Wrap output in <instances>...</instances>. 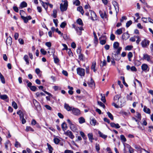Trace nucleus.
Listing matches in <instances>:
<instances>
[{"label":"nucleus","mask_w":153,"mask_h":153,"mask_svg":"<svg viewBox=\"0 0 153 153\" xmlns=\"http://www.w3.org/2000/svg\"><path fill=\"white\" fill-rule=\"evenodd\" d=\"M143 58V59L146 60L148 62L151 61V56L147 54H144Z\"/></svg>","instance_id":"obj_14"},{"label":"nucleus","mask_w":153,"mask_h":153,"mask_svg":"<svg viewBox=\"0 0 153 153\" xmlns=\"http://www.w3.org/2000/svg\"><path fill=\"white\" fill-rule=\"evenodd\" d=\"M27 5V3L25 1H23L21 3L20 7L21 8H22L26 7Z\"/></svg>","instance_id":"obj_31"},{"label":"nucleus","mask_w":153,"mask_h":153,"mask_svg":"<svg viewBox=\"0 0 153 153\" xmlns=\"http://www.w3.org/2000/svg\"><path fill=\"white\" fill-rule=\"evenodd\" d=\"M30 88L31 90L34 91H35L37 89L36 87L34 86H32L30 87Z\"/></svg>","instance_id":"obj_54"},{"label":"nucleus","mask_w":153,"mask_h":153,"mask_svg":"<svg viewBox=\"0 0 153 153\" xmlns=\"http://www.w3.org/2000/svg\"><path fill=\"white\" fill-rule=\"evenodd\" d=\"M113 47L114 50L117 49V51H114L112 53V57L116 60H119L120 58L118 56V55L120 54L122 48L119 47V44L117 42H115L114 43Z\"/></svg>","instance_id":"obj_2"},{"label":"nucleus","mask_w":153,"mask_h":153,"mask_svg":"<svg viewBox=\"0 0 153 153\" xmlns=\"http://www.w3.org/2000/svg\"><path fill=\"white\" fill-rule=\"evenodd\" d=\"M36 95L37 97H39L41 96H45V94L43 92H37L36 93Z\"/></svg>","instance_id":"obj_37"},{"label":"nucleus","mask_w":153,"mask_h":153,"mask_svg":"<svg viewBox=\"0 0 153 153\" xmlns=\"http://www.w3.org/2000/svg\"><path fill=\"white\" fill-rule=\"evenodd\" d=\"M121 78L123 80V82L124 85H125L126 86H128V85L125 82V78L124 77L121 76Z\"/></svg>","instance_id":"obj_57"},{"label":"nucleus","mask_w":153,"mask_h":153,"mask_svg":"<svg viewBox=\"0 0 153 153\" xmlns=\"http://www.w3.org/2000/svg\"><path fill=\"white\" fill-rule=\"evenodd\" d=\"M68 6V1L66 0L65 1L63 4L61 3L60 4V8L62 12L66 10L67 9Z\"/></svg>","instance_id":"obj_4"},{"label":"nucleus","mask_w":153,"mask_h":153,"mask_svg":"<svg viewBox=\"0 0 153 153\" xmlns=\"http://www.w3.org/2000/svg\"><path fill=\"white\" fill-rule=\"evenodd\" d=\"M129 37V34L126 33H125L122 35V39L125 40L128 39Z\"/></svg>","instance_id":"obj_19"},{"label":"nucleus","mask_w":153,"mask_h":153,"mask_svg":"<svg viewBox=\"0 0 153 153\" xmlns=\"http://www.w3.org/2000/svg\"><path fill=\"white\" fill-rule=\"evenodd\" d=\"M132 119L133 120H135L136 122H137V124L138 125V126L137 127H138V128H139V129H140L141 130H143L144 129V128H143L141 126H140V124L139 123V120H137V119H136L134 117H132Z\"/></svg>","instance_id":"obj_20"},{"label":"nucleus","mask_w":153,"mask_h":153,"mask_svg":"<svg viewBox=\"0 0 153 153\" xmlns=\"http://www.w3.org/2000/svg\"><path fill=\"white\" fill-rule=\"evenodd\" d=\"M23 59L26 62V64L27 65H28L29 64L28 57L27 55H25L23 57Z\"/></svg>","instance_id":"obj_24"},{"label":"nucleus","mask_w":153,"mask_h":153,"mask_svg":"<svg viewBox=\"0 0 153 153\" xmlns=\"http://www.w3.org/2000/svg\"><path fill=\"white\" fill-rule=\"evenodd\" d=\"M149 41L147 39H144L142 40L141 43L142 47L143 48L147 47L149 45Z\"/></svg>","instance_id":"obj_7"},{"label":"nucleus","mask_w":153,"mask_h":153,"mask_svg":"<svg viewBox=\"0 0 153 153\" xmlns=\"http://www.w3.org/2000/svg\"><path fill=\"white\" fill-rule=\"evenodd\" d=\"M88 136L89 140L91 143L93 142V140H94V138L93 137V134L92 133H90L88 134Z\"/></svg>","instance_id":"obj_18"},{"label":"nucleus","mask_w":153,"mask_h":153,"mask_svg":"<svg viewBox=\"0 0 153 153\" xmlns=\"http://www.w3.org/2000/svg\"><path fill=\"white\" fill-rule=\"evenodd\" d=\"M76 22L80 25H83L82 22L80 19H78L76 21Z\"/></svg>","instance_id":"obj_45"},{"label":"nucleus","mask_w":153,"mask_h":153,"mask_svg":"<svg viewBox=\"0 0 153 153\" xmlns=\"http://www.w3.org/2000/svg\"><path fill=\"white\" fill-rule=\"evenodd\" d=\"M91 19L93 20H96L97 19V16L95 13L93 11H91Z\"/></svg>","instance_id":"obj_11"},{"label":"nucleus","mask_w":153,"mask_h":153,"mask_svg":"<svg viewBox=\"0 0 153 153\" xmlns=\"http://www.w3.org/2000/svg\"><path fill=\"white\" fill-rule=\"evenodd\" d=\"M99 13L100 16L102 19H104L106 18L107 16L106 13L105 11L102 12L101 11H99Z\"/></svg>","instance_id":"obj_13"},{"label":"nucleus","mask_w":153,"mask_h":153,"mask_svg":"<svg viewBox=\"0 0 153 153\" xmlns=\"http://www.w3.org/2000/svg\"><path fill=\"white\" fill-rule=\"evenodd\" d=\"M110 125L111 127L115 128H119L120 127L118 124H115L114 123H110Z\"/></svg>","instance_id":"obj_16"},{"label":"nucleus","mask_w":153,"mask_h":153,"mask_svg":"<svg viewBox=\"0 0 153 153\" xmlns=\"http://www.w3.org/2000/svg\"><path fill=\"white\" fill-rule=\"evenodd\" d=\"M77 74L81 76H84L85 75V70L81 68H78L76 69Z\"/></svg>","instance_id":"obj_5"},{"label":"nucleus","mask_w":153,"mask_h":153,"mask_svg":"<svg viewBox=\"0 0 153 153\" xmlns=\"http://www.w3.org/2000/svg\"><path fill=\"white\" fill-rule=\"evenodd\" d=\"M133 47L131 46L128 45L126 46L125 48V50H126L130 51L131 49Z\"/></svg>","instance_id":"obj_50"},{"label":"nucleus","mask_w":153,"mask_h":153,"mask_svg":"<svg viewBox=\"0 0 153 153\" xmlns=\"http://www.w3.org/2000/svg\"><path fill=\"white\" fill-rule=\"evenodd\" d=\"M33 102L36 108L40 107L39 103L36 100L34 99Z\"/></svg>","instance_id":"obj_21"},{"label":"nucleus","mask_w":153,"mask_h":153,"mask_svg":"<svg viewBox=\"0 0 153 153\" xmlns=\"http://www.w3.org/2000/svg\"><path fill=\"white\" fill-rule=\"evenodd\" d=\"M77 10L79 11L83 15L84 13V11L82 6H80L78 7L77 8Z\"/></svg>","instance_id":"obj_26"},{"label":"nucleus","mask_w":153,"mask_h":153,"mask_svg":"<svg viewBox=\"0 0 153 153\" xmlns=\"http://www.w3.org/2000/svg\"><path fill=\"white\" fill-rule=\"evenodd\" d=\"M114 102L112 105L116 108H121L126 102L125 98L121 97L120 95H115L114 97Z\"/></svg>","instance_id":"obj_1"},{"label":"nucleus","mask_w":153,"mask_h":153,"mask_svg":"<svg viewBox=\"0 0 153 153\" xmlns=\"http://www.w3.org/2000/svg\"><path fill=\"white\" fill-rule=\"evenodd\" d=\"M115 38V36L113 34H111L110 36V39L113 41Z\"/></svg>","instance_id":"obj_62"},{"label":"nucleus","mask_w":153,"mask_h":153,"mask_svg":"<svg viewBox=\"0 0 153 153\" xmlns=\"http://www.w3.org/2000/svg\"><path fill=\"white\" fill-rule=\"evenodd\" d=\"M98 133L99 135L103 139H105L107 137V136L106 135L103 134L100 131H98Z\"/></svg>","instance_id":"obj_23"},{"label":"nucleus","mask_w":153,"mask_h":153,"mask_svg":"<svg viewBox=\"0 0 153 153\" xmlns=\"http://www.w3.org/2000/svg\"><path fill=\"white\" fill-rule=\"evenodd\" d=\"M97 123L96 120L94 118H92L90 122L91 124L94 126L96 125Z\"/></svg>","instance_id":"obj_25"},{"label":"nucleus","mask_w":153,"mask_h":153,"mask_svg":"<svg viewBox=\"0 0 153 153\" xmlns=\"http://www.w3.org/2000/svg\"><path fill=\"white\" fill-rule=\"evenodd\" d=\"M21 18L24 20L25 23H27L28 22V20L31 19L32 18L30 16H28L27 17H25L23 16H22Z\"/></svg>","instance_id":"obj_12"},{"label":"nucleus","mask_w":153,"mask_h":153,"mask_svg":"<svg viewBox=\"0 0 153 153\" xmlns=\"http://www.w3.org/2000/svg\"><path fill=\"white\" fill-rule=\"evenodd\" d=\"M107 113L109 117L110 118L111 120H113L114 119L112 115L109 112H108Z\"/></svg>","instance_id":"obj_46"},{"label":"nucleus","mask_w":153,"mask_h":153,"mask_svg":"<svg viewBox=\"0 0 153 153\" xmlns=\"http://www.w3.org/2000/svg\"><path fill=\"white\" fill-rule=\"evenodd\" d=\"M106 62L105 60H104L102 62L101 61L100 64V66L101 67H103L106 65Z\"/></svg>","instance_id":"obj_39"},{"label":"nucleus","mask_w":153,"mask_h":153,"mask_svg":"<svg viewBox=\"0 0 153 153\" xmlns=\"http://www.w3.org/2000/svg\"><path fill=\"white\" fill-rule=\"evenodd\" d=\"M128 149L129 153H133V150L131 148V147L129 145L128 146Z\"/></svg>","instance_id":"obj_59"},{"label":"nucleus","mask_w":153,"mask_h":153,"mask_svg":"<svg viewBox=\"0 0 153 153\" xmlns=\"http://www.w3.org/2000/svg\"><path fill=\"white\" fill-rule=\"evenodd\" d=\"M112 4L115 8L116 15H117L119 11V7L118 3L116 1H114L112 2Z\"/></svg>","instance_id":"obj_8"},{"label":"nucleus","mask_w":153,"mask_h":153,"mask_svg":"<svg viewBox=\"0 0 153 153\" xmlns=\"http://www.w3.org/2000/svg\"><path fill=\"white\" fill-rule=\"evenodd\" d=\"M63 131H65L67 129L66 124L65 123H63L61 125Z\"/></svg>","instance_id":"obj_27"},{"label":"nucleus","mask_w":153,"mask_h":153,"mask_svg":"<svg viewBox=\"0 0 153 153\" xmlns=\"http://www.w3.org/2000/svg\"><path fill=\"white\" fill-rule=\"evenodd\" d=\"M106 39H101L100 40V43L102 45H104L106 42Z\"/></svg>","instance_id":"obj_51"},{"label":"nucleus","mask_w":153,"mask_h":153,"mask_svg":"<svg viewBox=\"0 0 153 153\" xmlns=\"http://www.w3.org/2000/svg\"><path fill=\"white\" fill-rule=\"evenodd\" d=\"M141 68L142 70L145 72L148 71L149 70V68L147 65L146 64H143L141 66Z\"/></svg>","instance_id":"obj_9"},{"label":"nucleus","mask_w":153,"mask_h":153,"mask_svg":"<svg viewBox=\"0 0 153 153\" xmlns=\"http://www.w3.org/2000/svg\"><path fill=\"white\" fill-rule=\"evenodd\" d=\"M20 119L22 121V124H24L26 123V121L25 120L24 118V116H22V117H20Z\"/></svg>","instance_id":"obj_53"},{"label":"nucleus","mask_w":153,"mask_h":153,"mask_svg":"<svg viewBox=\"0 0 153 153\" xmlns=\"http://www.w3.org/2000/svg\"><path fill=\"white\" fill-rule=\"evenodd\" d=\"M79 59L81 60H82L83 59V55L82 54H79Z\"/></svg>","instance_id":"obj_63"},{"label":"nucleus","mask_w":153,"mask_h":153,"mask_svg":"<svg viewBox=\"0 0 153 153\" xmlns=\"http://www.w3.org/2000/svg\"><path fill=\"white\" fill-rule=\"evenodd\" d=\"M57 13V11L56 10V9H54L53 10V13L52 15L55 18H56V17Z\"/></svg>","instance_id":"obj_35"},{"label":"nucleus","mask_w":153,"mask_h":153,"mask_svg":"<svg viewBox=\"0 0 153 153\" xmlns=\"http://www.w3.org/2000/svg\"><path fill=\"white\" fill-rule=\"evenodd\" d=\"M6 43L7 45H10L12 43V39L10 37H8L6 41Z\"/></svg>","instance_id":"obj_17"},{"label":"nucleus","mask_w":153,"mask_h":153,"mask_svg":"<svg viewBox=\"0 0 153 153\" xmlns=\"http://www.w3.org/2000/svg\"><path fill=\"white\" fill-rule=\"evenodd\" d=\"M131 70L132 71H136L137 69L135 66H133L131 68Z\"/></svg>","instance_id":"obj_61"},{"label":"nucleus","mask_w":153,"mask_h":153,"mask_svg":"<svg viewBox=\"0 0 153 153\" xmlns=\"http://www.w3.org/2000/svg\"><path fill=\"white\" fill-rule=\"evenodd\" d=\"M64 134L68 136L71 139H73L74 137L72 132L69 130H68L66 131L64 133Z\"/></svg>","instance_id":"obj_10"},{"label":"nucleus","mask_w":153,"mask_h":153,"mask_svg":"<svg viewBox=\"0 0 153 153\" xmlns=\"http://www.w3.org/2000/svg\"><path fill=\"white\" fill-rule=\"evenodd\" d=\"M120 139L121 141L123 142H125L126 141V139L124 135H121L120 136Z\"/></svg>","instance_id":"obj_40"},{"label":"nucleus","mask_w":153,"mask_h":153,"mask_svg":"<svg viewBox=\"0 0 153 153\" xmlns=\"http://www.w3.org/2000/svg\"><path fill=\"white\" fill-rule=\"evenodd\" d=\"M101 100L103 102H106V100L105 99V97L104 96V95H103L102 94H101Z\"/></svg>","instance_id":"obj_47"},{"label":"nucleus","mask_w":153,"mask_h":153,"mask_svg":"<svg viewBox=\"0 0 153 153\" xmlns=\"http://www.w3.org/2000/svg\"><path fill=\"white\" fill-rule=\"evenodd\" d=\"M15 146L17 148L21 147L20 143L16 140L15 143L14 144Z\"/></svg>","instance_id":"obj_32"},{"label":"nucleus","mask_w":153,"mask_h":153,"mask_svg":"<svg viewBox=\"0 0 153 153\" xmlns=\"http://www.w3.org/2000/svg\"><path fill=\"white\" fill-rule=\"evenodd\" d=\"M96 149L97 152H99L100 150V147L99 145L96 143Z\"/></svg>","instance_id":"obj_60"},{"label":"nucleus","mask_w":153,"mask_h":153,"mask_svg":"<svg viewBox=\"0 0 153 153\" xmlns=\"http://www.w3.org/2000/svg\"><path fill=\"white\" fill-rule=\"evenodd\" d=\"M73 107L70 106L68 104L65 103L64 104V108L68 111H72Z\"/></svg>","instance_id":"obj_15"},{"label":"nucleus","mask_w":153,"mask_h":153,"mask_svg":"<svg viewBox=\"0 0 153 153\" xmlns=\"http://www.w3.org/2000/svg\"><path fill=\"white\" fill-rule=\"evenodd\" d=\"M12 105L15 109H16L18 108L17 104L14 101H13L12 102Z\"/></svg>","instance_id":"obj_43"},{"label":"nucleus","mask_w":153,"mask_h":153,"mask_svg":"<svg viewBox=\"0 0 153 153\" xmlns=\"http://www.w3.org/2000/svg\"><path fill=\"white\" fill-rule=\"evenodd\" d=\"M73 3L76 6H78L80 4V2L79 0H75L74 2Z\"/></svg>","instance_id":"obj_48"},{"label":"nucleus","mask_w":153,"mask_h":153,"mask_svg":"<svg viewBox=\"0 0 153 153\" xmlns=\"http://www.w3.org/2000/svg\"><path fill=\"white\" fill-rule=\"evenodd\" d=\"M144 111L147 114H150V110L149 108H147L146 106H145L143 108Z\"/></svg>","instance_id":"obj_29"},{"label":"nucleus","mask_w":153,"mask_h":153,"mask_svg":"<svg viewBox=\"0 0 153 153\" xmlns=\"http://www.w3.org/2000/svg\"><path fill=\"white\" fill-rule=\"evenodd\" d=\"M0 97L1 99L4 100L8 98V97L6 95H1L0 96Z\"/></svg>","instance_id":"obj_44"},{"label":"nucleus","mask_w":153,"mask_h":153,"mask_svg":"<svg viewBox=\"0 0 153 153\" xmlns=\"http://www.w3.org/2000/svg\"><path fill=\"white\" fill-rule=\"evenodd\" d=\"M71 111L72 113L76 116H79L81 114L80 110L77 108L73 107Z\"/></svg>","instance_id":"obj_6"},{"label":"nucleus","mask_w":153,"mask_h":153,"mask_svg":"<svg viewBox=\"0 0 153 153\" xmlns=\"http://www.w3.org/2000/svg\"><path fill=\"white\" fill-rule=\"evenodd\" d=\"M133 54L131 52H129L128 54V57L129 61H131V59L132 57Z\"/></svg>","instance_id":"obj_36"},{"label":"nucleus","mask_w":153,"mask_h":153,"mask_svg":"<svg viewBox=\"0 0 153 153\" xmlns=\"http://www.w3.org/2000/svg\"><path fill=\"white\" fill-rule=\"evenodd\" d=\"M97 103L99 105H100L101 107H103V108H105V105L103 103H102L100 101H98Z\"/></svg>","instance_id":"obj_42"},{"label":"nucleus","mask_w":153,"mask_h":153,"mask_svg":"<svg viewBox=\"0 0 153 153\" xmlns=\"http://www.w3.org/2000/svg\"><path fill=\"white\" fill-rule=\"evenodd\" d=\"M53 141L55 144H58L60 140L59 138L55 137L53 139Z\"/></svg>","instance_id":"obj_41"},{"label":"nucleus","mask_w":153,"mask_h":153,"mask_svg":"<svg viewBox=\"0 0 153 153\" xmlns=\"http://www.w3.org/2000/svg\"><path fill=\"white\" fill-rule=\"evenodd\" d=\"M17 114L19 115L20 116V117H22V116H24L22 112L20 110L17 112Z\"/></svg>","instance_id":"obj_55"},{"label":"nucleus","mask_w":153,"mask_h":153,"mask_svg":"<svg viewBox=\"0 0 153 153\" xmlns=\"http://www.w3.org/2000/svg\"><path fill=\"white\" fill-rule=\"evenodd\" d=\"M136 117L138 118L140 120H141V115L140 113H139L137 112L136 113V115L135 116Z\"/></svg>","instance_id":"obj_49"},{"label":"nucleus","mask_w":153,"mask_h":153,"mask_svg":"<svg viewBox=\"0 0 153 153\" xmlns=\"http://www.w3.org/2000/svg\"><path fill=\"white\" fill-rule=\"evenodd\" d=\"M122 29L120 28L119 29H117L116 30V31L115 32V33L117 35H119L122 33Z\"/></svg>","instance_id":"obj_34"},{"label":"nucleus","mask_w":153,"mask_h":153,"mask_svg":"<svg viewBox=\"0 0 153 153\" xmlns=\"http://www.w3.org/2000/svg\"><path fill=\"white\" fill-rule=\"evenodd\" d=\"M132 23V22L131 20H130L126 23V26L127 27H128Z\"/></svg>","instance_id":"obj_52"},{"label":"nucleus","mask_w":153,"mask_h":153,"mask_svg":"<svg viewBox=\"0 0 153 153\" xmlns=\"http://www.w3.org/2000/svg\"><path fill=\"white\" fill-rule=\"evenodd\" d=\"M96 65V62L95 61L93 62L92 63V65L91 66V68L92 70H93L94 72H95L96 70L95 69V67Z\"/></svg>","instance_id":"obj_22"},{"label":"nucleus","mask_w":153,"mask_h":153,"mask_svg":"<svg viewBox=\"0 0 153 153\" xmlns=\"http://www.w3.org/2000/svg\"><path fill=\"white\" fill-rule=\"evenodd\" d=\"M66 25V23L65 22H62L60 25V27L62 28H64Z\"/></svg>","instance_id":"obj_58"},{"label":"nucleus","mask_w":153,"mask_h":153,"mask_svg":"<svg viewBox=\"0 0 153 153\" xmlns=\"http://www.w3.org/2000/svg\"><path fill=\"white\" fill-rule=\"evenodd\" d=\"M42 4L46 10L48 8V3H44V2L42 1Z\"/></svg>","instance_id":"obj_38"},{"label":"nucleus","mask_w":153,"mask_h":153,"mask_svg":"<svg viewBox=\"0 0 153 153\" xmlns=\"http://www.w3.org/2000/svg\"><path fill=\"white\" fill-rule=\"evenodd\" d=\"M78 120L80 124L83 123L85 122V119L82 117H79Z\"/></svg>","instance_id":"obj_28"},{"label":"nucleus","mask_w":153,"mask_h":153,"mask_svg":"<svg viewBox=\"0 0 153 153\" xmlns=\"http://www.w3.org/2000/svg\"><path fill=\"white\" fill-rule=\"evenodd\" d=\"M142 21L145 23H147L148 22V18H145V17H142L141 19Z\"/></svg>","instance_id":"obj_56"},{"label":"nucleus","mask_w":153,"mask_h":153,"mask_svg":"<svg viewBox=\"0 0 153 153\" xmlns=\"http://www.w3.org/2000/svg\"><path fill=\"white\" fill-rule=\"evenodd\" d=\"M47 145L48 147V150H49V153H52V151L53 150V149L52 147H51V145L49 144L48 143H47Z\"/></svg>","instance_id":"obj_30"},{"label":"nucleus","mask_w":153,"mask_h":153,"mask_svg":"<svg viewBox=\"0 0 153 153\" xmlns=\"http://www.w3.org/2000/svg\"><path fill=\"white\" fill-rule=\"evenodd\" d=\"M67 121L70 125L71 129L74 132H77V129L76 126L73 124L71 120L69 119L67 120Z\"/></svg>","instance_id":"obj_3"},{"label":"nucleus","mask_w":153,"mask_h":153,"mask_svg":"<svg viewBox=\"0 0 153 153\" xmlns=\"http://www.w3.org/2000/svg\"><path fill=\"white\" fill-rule=\"evenodd\" d=\"M64 153H74V152L72 150H66L65 151Z\"/></svg>","instance_id":"obj_64"},{"label":"nucleus","mask_w":153,"mask_h":153,"mask_svg":"<svg viewBox=\"0 0 153 153\" xmlns=\"http://www.w3.org/2000/svg\"><path fill=\"white\" fill-rule=\"evenodd\" d=\"M25 130L27 132H28L29 131H34V129H33L31 127L28 126H27L26 127Z\"/></svg>","instance_id":"obj_33"}]
</instances>
